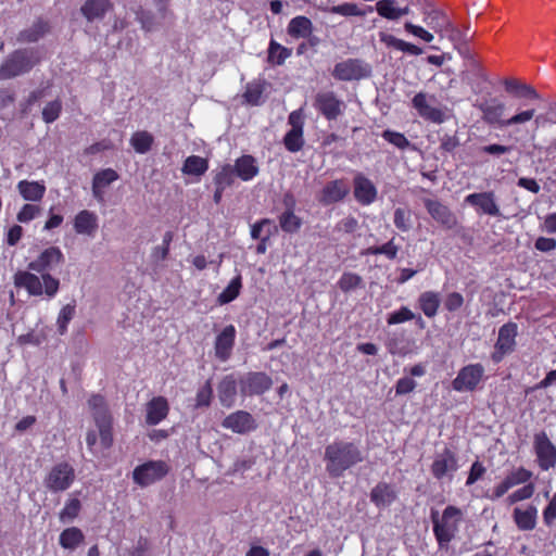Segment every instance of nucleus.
I'll use <instances>...</instances> for the list:
<instances>
[{
    "label": "nucleus",
    "instance_id": "f257e3e1",
    "mask_svg": "<svg viewBox=\"0 0 556 556\" xmlns=\"http://www.w3.org/2000/svg\"><path fill=\"white\" fill-rule=\"evenodd\" d=\"M64 262V254L59 247L45 249L28 263V270H17L13 283L17 289H25L29 296L53 299L60 290V280L50 274Z\"/></svg>",
    "mask_w": 556,
    "mask_h": 556
},
{
    "label": "nucleus",
    "instance_id": "f03ea898",
    "mask_svg": "<svg viewBox=\"0 0 556 556\" xmlns=\"http://www.w3.org/2000/svg\"><path fill=\"white\" fill-rule=\"evenodd\" d=\"M473 106L481 112L482 121L485 124L500 128L519 126L530 122L535 116V109L529 108L518 111L509 117H505L507 106L497 97L478 99Z\"/></svg>",
    "mask_w": 556,
    "mask_h": 556
},
{
    "label": "nucleus",
    "instance_id": "7ed1b4c3",
    "mask_svg": "<svg viewBox=\"0 0 556 556\" xmlns=\"http://www.w3.org/2000/svg\"><path fill=\"white\" fill-rule=\"evenodd\" d=\"M324 459L329 476L340 478L346 470L364 462L365 457L354 442L336 440L326 446Z\"/></svg>",
    "mask_w": 556,
    "mask_h": 556
},
{
    "label": "nucleus",
    "instance_id": "20e7f679",
    "mask_svg": "<svg viewBox=\"0 0 556 556\" xmlns=\"http://www.w3.org/2000/svg\"><path fill=\"white\" fill-rule=\"evenodd\" d=\"M463 516L462 509L454 505H447L442 514L437 509H431L432 531L440 549L447 548L456 538Z\"/></svg>",
    "mask_w": 556,
    "mask_h": 556
},
{
    "label": "nucleus",
    "instance_id": "39448f33",
    "mask_svg": "<svg viewBox=\"0 0 556 556\" xmlns=\"http://www.w3.org/2000/svg\"><path fill=\"white\" fill-rule=\"evenodd\" d=\"M39 58L34 49H17L10 53L0 65V80H7L29 72Z\"/></svg>",
    "mask_w": 556,
    "mask_h": 556
},
{
    "label": "nucleus",
    "instance_id": "423d86ee",
    "mask_svg": "<svg viewBox=\"0 0 556 556\" xmlns=\"http://www.w3.org/2000/svg\"><path fill=\"white\" fill-rule=\"evenodd\" d=\"M88 404L99 430L101 445L103 448H110L113 444V420L106 401L103 395L93 394L88 400Z\"/></svg>",
    "mask_w": 556,
    "mask_h": 556
},
{
    "label": "nucleus",
    "instance_id": "0eeeda50",
    "mask_svg": "<svg viewBox=\"0 0 556 556\" xmlns=\"http://www.w3.org/2000/svg\"><path fill=\"white\" fill-rule=\"evenodd\" d=\"M75 469L67 462H61L52 466L48 475L45 477V486L53 492H64L71 488L75 481Z\"/></svg>",
    "mask_w": 556,
    "mask_h": 556
},
{
    "label": "nucleus",
    "instance_id": "6e6552de",
    "mask_svg": "<svg viewBox=\"0 0 556 556\" xmlns=\"http://www.w3.org/2000/svg\"><path fill=\"white\" fill-rule=\"evenodd\" d=\"M484 367L480 363L462 367L452 381V388L456 392H473L484 379Z\"/></svg>",
    "mask_w": 556,
    "mask_h": 556
},
{
    "label": "nucleus",
    "instance_id": "1a4fd4ad",
    "mask_svg": "<svg viewBox=\"0 0 556 556\" xmlns=\"http://www.w3.org/2000/svg\"><path fill=\"white\" fill-rule=\"evenodd\" d=\"M370 74V65L361 59H348L338 62L332 70V76L341 81L361 80L369 77Z\"/></svg>",
    "mask_w": 556,
    "mask_h": 556
},
{
    "label": "nucleus",
    "instance_id": "9d476101",
    "mask_svg": "<svg viewBox=\"0 0 556 556\" xmlns=\"http://www.w3.org/2000/svg\"><path fill=\"white\" fill-rule=\"evenodd\" d=\"M532 476V471L522 466L515 468L509 471L492 490L486 491L484 493V497L495 502L503 497L511 488L530 481Z\"/></svg>",
    "mask_w": 556,
    "mask_h": 556
},
{
    "label": "nucleus",
    "instance_id": "9b49d317",
    "mask_svg": "<svg viewBox=\"0 0 556 556\" xmlns=\"http://www.w3.org/2000/svg\"><path fill=\"white\" fill-rule=\"evenodd\" d=\"M169 467L163 460H149L137 466L132 471L134 482L148 486L162 480L168 473Z\"/></svg>",
    "mask_w": 556,
    "mask_h": 556
},
{
    "label": "nucleus",
    "instance_id": "f8f14e48",
    "mask_svg": "<svg viewBox=\"0 0 556 556\" xmlns=\"http://www.w3.org/2000/svg\"><path fill=\"white\" fill-rule=\"evenodd\" d=\"M518 326L509 321L498 329V337L494 345V352L491 354L493 363H501L504 357L515 351Z\"/></svg>",
    "mask_w": 556,
    "mask_h": 556
},
{
    "label": "nucleus",
    "instance_id": "ddd939ff",
    "mask_svg": "<svg viewBox=\"0 0 556 556\" xmlns=\"http://www.w3.org/2000/svg\"><path fill=\"white\" fill-rule=\"evenodd\" d=\"M533 448L536 463L542 470L547 471L556 466V446L545 431L534 434Z\"/></svg>",
    "mask_w": 556,
    "mask_h": 556
},
{
    "label": "nucleus",
    "instance_id": "4468645a",
    "mask_svg": "<svg viewBox=\"0 0 556 556\" xmlns=\"http://www.w3.org/2000/svg\"><path fill=\"white\" fill-rule=\"evenodd\" d=\"M273 386L271 378L263 371H250L239 379L242 396L262 395Z\"/></svg>",
    "mask_w": 556,
    "mask_h": 556
},
{
    "label": "nucleus",
    "instance_id": "2eb2a0df",
    "mask_svg": "<svg viewBox=\"0 0 556 556\" xmlns=\"http://www.w3.org/2000/svg\"><path fill=\"white\" fill-rule=\"evenodd\" d=\"M314 108L326 119L336 121L343 113L345 104L333 91H321L314 98Z\"/></svg>",
    "mask_w": 556,
    "mask_h": 556
},
{
    "label": "nucleus",
    "instance_id": "dca6fc26",
    "mask_svg": "<svg viewBox=\"0 0 556 556\" xmlns=\"http://www.w3.org/2000/svg\"><path fill=\"white\" fill-rule=\"evenodd\" d=\"M288 123L291 128L283 137V146L289 152L296 153L303 149L305 143L303 136L304 122L301 112H291L288 117Z\"/></svg>",
    "mask_w": 556,
    "mask_h": 556
},
{
    "label": "nucleus",
    "instance_id": "f3484780",
    "mask_svg": "<svg viewBox=\"0 0 556 556\" xmlns=\"http://www.w3.org/2000/svg\"><path fill=\"white\" fill-rule=\"evenodd\" d=\"M424 206L428 214L444 229L452 230L458 225L456 215L452 210L439 200L424 199Z\"/></svg>",
    "mask_w": 556,
    "mask_h": 556
},
{
    "label": "nucleus",
    "instance_id": "a211bd4d",
    "mask_svg": "<svg viewBox=\"0 0 556 556\" xmlns=\"http://www.w3.org/2000/svg\"><path fill=\"white\" fill-rule=\"evenodd\" d=\"M457 469V456L450 447H444L441 453L437 454L430 467L431 473L437 480H442L450 472L453 473Z\"/></svg>",
    "mask_w": 556,
    "mask_h": 556
},
{
    "label": "nucleus",
    "instance_id": "6ab92c4d",
    "mask_svg": "<svg viewBox=\"0 0 556 556\" xmlns=\"http://www.w3.org/2000/svg\"><path fill=\"white\" fill-rule=\"evenodd\" d=\"M353 195L361 205H370L377 200L378 191L374 182L362 173L353 178Z\"/></svg>",
    "mask_w": 556,
    "mask_h": 556
},
{
    "label": "nucleus",
    "instance_id": "aec40b11",
    "mask_svg": "<svg viewBox=\"0 0 556 556\" xmlns=\"http://www.w3.org/2000/svg\"><path fill=\"white\" fill-rule=\"evenodd\" d=\"M222 426L239 434L249 433L257 428L255 419L247 410H237L229 414L222 421Z\"/></svg>",
    "mask_w": 556,
    "mask_h": 556
},
{
    "label": "nucleus",
    "instance_id": "412c9836",
    "mask_svg": "<svg viewBox=\"0 0 556 556\" xmlns=\"http://www.w3.org/2000/svg\"><path fill=\"white\" fill-rule=\"evenodd\" d=\"M465 202L476 207L479 214H485L489 216L501 215L493 191L470 193L465 198Z\"/></svg>",
    "mask_w": 556,
    "mask_h": 556
},
{
    "label": "nucleus",
    "instance_id": "4be33fe9",
    "mask_svg": "<svg viewBox=\"0 0 556 556\" xmlns=\"http://www.w3.org/2000/svg\"><path fill=\"white\" fill-rule=\"evenodd\" d=\"M237 330L233 325H227L216 336L214 342L215 356L220 362H226L230 358L232 349L236 342Z\"/></svg>",
    "mask_w": 556,
    "mask_h": 556
},
{
    "label": "nucleus",
    "instance_id": "5701e85b",
    "mask_svg": "<svg viewBox=\"0 0 556 556\" xmlns=\"http://www.w3.org/2000/svg\"><path fill=\"white\" fill-rule=\"evenodd\" d=\"M399 496V492L394 484L380 481L370 491V502L378 508L382 509L391 506Z\"/></svg>",
    "mask_w": 556,
    "mask_h": 556
},
{
    "label": "nucleus",
    "instance_id": "b1692460",
    "mask_svg": "<svg viewBox=\"0 0 556 556\" xmlns=\"http://www.w3.org/2000/svg\"><path fill=\"white\" fill-rule=\"evenodd\" d=\"M349 192L350 187L344 179H334L325 185L318 201L324 205L334 204L342 201Z\"/></svg>",
    "mask_w": 556,
    "mask_h": 556
},
{
    "label": "nucleus",
    "instance_id": "393cba45",
    "mask_svg": "<svg viewBox=\"0 0 556 556\" xmlns=\"http://www.w3.org/2000/svg\"><path fill=\"white\" fill-rule=\"evenodd\" d=\"M119 179L118 173L113 168H103L98 170L92 178V197L99 202H104L105 189Z\"/></svg>",
    "mask_w": 556,
    "mask_h": 556
},
{
    "label": "nucleus",
    "instance_id": "a878e982",
    "mask_svg": "<svg viewBox=\"0 0 556 556\" xmlns=\"http://www.w3.org/2000/svg\"><path fill=\"white\" fill-rule=\"evenodd\" d=\"M378 37L380 43H382L388 50L400 51L409 55H420L424 53V49L419 46L397 38L388 31H379Z\"/></svg>",
    "mask_w": 556,
    "mask_h": 556
},
{
    "label": "nucleus",
    "instance_id": "bb28decb",
    "mask_svg": "<svg viewBox=\"0 0 556 556\" xmlns=\"http://www.w3.org/2000/svg\"><path fill=\"white\" fill-rule=\"evenodd\" d=\"M169 413V404L164 396H154L146 404V424L156 426L163 421Z\"/></svg>",
    "mask_w": 556,
    "mask_h": 556
},
{
    "label": "nucleus",
    "instance_id": "cd10ccee",
    "mask_svg": "<svg viewBox=\"0 0 556 556\" xmlns=\"http://www.w3.org/2000/svg\"><path fill=\"white\" fill-rule=\"evenodd\" d=\"M412 103L414 109L422 118L437 124H441L445 121L444 112L439 108L431 106L427 101L426 93H416L412 100Z\"/></svg>",
    "mask_w": 556,
    "mask_h": 556
},
{
    "label": "nucleus",
    "instance_id": "c85d7f7f",
    "mask_svg": "<svg viewBox=\"0 0 556 556\" xmlns=\"http://www.w3.org/2000/svg\"><path fill=\"white\" fill-rule=\"evenodd\" d=\"M113 7L111 0H86L80 8V13L88 22L100 21L113 10Z\"/></svg>",
    "mask_w": 556,
    "mask_h": 556
},
{
    "label": "nucleus",
    "instance_id": "c756f323",
    "mask_svg": "<svg viewBox=\"0 0 556 556\" xmlns=\"http://www.w3.org/2000/svg\"><path fill=\"white\" fill-rule=\"evenodd\" d=\"M505 91L514 98L539 100V92L530 85L523 84L516 78H505L502 81Z\"/></svg>",
    "mask_w": 556,
    "mask_h": 556
},
{
    "label": "nucleus",
    "instance_id": "7c9ffc66",
    "mask_svg": "<svg viewBox=\"0 0 556 556\" xmlns=\"http://www.w3.org/2000/svg\"><path fill=\"white\" fill-rule=\"evenodd\" d=\"M422 21L441 37H443V31L451 22L446 13L437 8L424 9Z\"/></svg>",
    "mask_w": 556,
    "mask_h": 556
},
{
    "label": "nucleus",
    "instance_id": "2f4dec72",
    "mask_svg": "<svg viewBox=\"0 0 556 556\" xmlns=\"http://www.w3.org/2000/svg\"><path fill=\"white\" fill-rule=\"evenodd\" d=\"M513 519L519 530L531 531L536 526L538 508L534 505H529L526 509L516 507L513 511Z\"/></svg>",
    "mask_w": 556,
    "mask_h": 556
},
{
    "label": "nucleus",
    "instance_id": "473e14b6",
    "mask_svg": "<svg viewBox=\"0 0 556 556\" xmlns=\"http://www.w3.org/2000/svg\"><path fill=\"white\" fill-rule=\"evenodd\" d=\"M232 168L235 175L243 181L252 180L260 172L255 157L250 154L238 157Z\"/></svg>",
    "mask_w": 556,
    "mask_h": 556
},
{
    "label": "nucleus",
    "instance_id": "72a5a7b5",
    "mask_svg": "<svg viewBox=\"0 0 556 556\" xmlns=\"http://www.w3.org/2000/svg\"><path fill=\"white\" fill-rule=\"evenodd\" d=\"M314 31L312 21L304 15H298L290 20L287 26V34L292 39L309 38Z\"/></svg>",
    "mask_w": 556,
    "mask_h": 556
},
{
    "label": "nucleus",
    "instance_id": "f704fd0d",
    "mask_svg": "<svg viewBox=\"0 0 556 556\" xmlns=\"http://www.w3.org/2000/svg\"><path fill=\"white\" fill-rule=\"evenodd\" d=\"M98 228L97 215L88 210L78 212L74 218V230L78 235L92 236Z\"/></svg>",
    "mask_w": 556,
    "mask_h": 556
},
{
    "label": "nucleus",
    "instance_id": "c9c22d12",
    "mask_svg": "<svg viewBox=\"0 0 556 556\" xmlns=\"http://www.w3.org/2000/svg\"><path fill=\"white\" fill-rule=\"evenodd\" d=\"M21 197L25 201L40 202L46 194L43 181L21 180L16 186Z\"/></svg>",
    "mask_w": 556,
    "mask_h": 556
},
{
    "label": "nucleus",
    "instance_id": "e433bc0d",
    "mask_svg": "<svg viewBox=\"0 0 556 556\" xmlns=\"http://www.w3.org/2000/svg\"><path fill=\"white\" fill-rule=\"evenodd\" d=\"M238 383L239 381L237 382L233 375H227L220 380L217 391L219 402L223 406L230 407L235 404Z\"/></svg>",
    "mask_w": 556,
    "mask_h": 556
},
{
    "label": "nucleus",
    "instance_id": "4c0bfd02",
    "mask_svg": "<svg viewBox=\"0 0 556 556\" xmlns=\"http://www.w3.org/2000/svg\"><path fill=\"white\" fill-rule=\"evenodd\" d=\"M417 303L426 317L433 318L437 316L441 305L440 293L437 291H425L418 296Z\"/></svg>",
    "mask_w": 556,
    "mask_h": 556
},
{
    "label": "nucleus",
    "instance_id": "58836bf2",
    "mask_svg": "<svg viewBox=\"0 0 556 556\" xmlns=\"http://www.w3.org/2000/svg\"><path fill=\"white\" fill-rule=\"evenodd\" d=\"M50 30V25L47 21L38 18L31 27L20 31L17 35L18 42H37Z\"/></svg>",
    "mask_w": 556,
    "mask_h": 556
},
{
    "label": "nucleus",
    "instance_id": "ea45409f",
    "mask_svg": "<svg viewBox=\"0 0 556 556\" xmlns=\"http://www.w3.org/2000/svg\"><path fill=\"white\" fill-rule=\"evenodd\" d=\"M85 541V534L77 527L64 529L59 535V544L64 549L74 551Z\"/></svg>",
    "mask_w": 556,
    "mask_h": 556
},
{
    "label": "nucleus",
    "instance_id": "a19ab883",
    "mask_svg": "<svg viewBox=\"0 0 556 556\" xmlns=\"http://www.w3.org/2000/svg\"><path fill=\"white\" fill-rule=\"evenodd\" d=\"M208 169V161L199 155L188 156L182 165L181 172L186 175L202 176Z\"/></svg>",
    "mask_w": 556,
    "mask_h": 556
},
{
    "label": "nucleus",
    "instance_id": "79ce46f5",
    "mask_svg": "<svg viewBox=\"0 0 556 556\" xmlns=\"http://www.w3.org/2000/svg\"><path fill=\"white\" fill-rule=\"evenodd\" d=\"M279 227L286 233H296L302 227V219L294 211L286 210L278 216Z\"/></svg>",
    "mask_w": 556,
    "mask_h": 556
},
{
    "label": "nucleus",
    "instance_id": "37998d69",
    "mask_svg": "<svg viewBox=\"0 0 556 556\" xmlns=\"http://www.w3.org/2000/svg\"><path fill=\"white\" fill-rule=\"evenodd\" d=\"M242 289V277L240 274H238L236 277H233L228 286L219 293L217 296V302L220 305L228 304L236 300L240 291Z\"/></svg>",
    "mask_w": 556,
    "mask_h": 556
},
{
    "label": "nucleus",
    "instance_id": "c03bdc74",
    "mask_svg": "<svg viewBox=\"0 0 556 556\" xmlns=\"http://www.w3.org/2000/svg\"><path fill=\"white\" fill-rule=\"evenodd\" d=\"M267 52V61L273 65H282L292 54L291 49L281 46L274 39L270 40Z\"/></svg>",
    "mask_w": 556,
    "mask_h": 556
},
{
    "label": "nucleus",
    "instance_id": "a18cd8bd",
    "mask_svg": "<svg viewBox=\"0 0 556 556\" xmlns=\"http://www.w3.org/2000/svg\"><path fill=\"white\" fill-rule=\"evenodd\" d=\"M399 245L395 244L394 238L382 245H374L365 249L363 255H386L389 260H394L399 253Z\"/></svg>",
    "mask_w": 556,
    "mask_h": 556
},
{
    "label": "nucleus",
    "instance_id": "49530a36",
    "mask_svg": "<svg viewBox=\"0 0 556 556\" xmlns=\"http://www.w3.org/2000/svg\"><path fill=\"white\" fill-rule=\"evenodd\" d=\"M337 286L344 293H349L355 289L364 287L363 278L358 274L351 271L343 273L339 278Z\"/></svg>",
    "mask_w": 556,
    "mask_h": 556
},
{
    "label": "nucleus",
    "instance_id": "de8ad7c7",
    "mask_svg": "<svg viewBox=\"0 0 556 556\" xmlns=\"http://www.w3.org/2000/svg\"><path fill=\"white\" fill-rule=\"evenodd\" d=\"M153 136L146 131H136L130 139V143L135 151L140 154H144L151 150L153 144Z\"/></svg>",
    "mask_w": 556,
    "mask_h": 556
},
{
    "label": "nucleus",
    "instance_id": "09e8293b",
    "mask_svg": "<svg viewBox=\"0 0 556 556\" xmlns=\"http://www.w3.org/2000/svg\"><path fill=\"white\" fill-rule=\"evenodd\" d=\"M215 187L227 189L235 182V170L230 164L223 165L214 175Z\"/></svg>",
    "mask_w": 556,
    "mask_h": 556
},
{
    "label": "nucleus",
    "instance_id": "8fccbe9b",
    "mask_svg": "<svg viewBox=\"0 0 556 556\" xmlns=\"http://www.w3.org/2000/svg\"><path fill=\"white\" fill-rule=\"evenodd\" d=\"M76 313V303L73 301L64 305L58 316L56 326L60 334H64L67 331L70 321L74 318Z\"/></svg>",
    "mask_w": 556,
    "mask_h": 556
},
{
    "label": "nucleus",
    "instance_id": "3c124183",
    "mask_svg": "<svg viewBox=\"0 0 556 556\" xmlns=\"http://www.w3.org/2000/svg\"><path fill=\"white\" fill-rule=\"evenodd\" d=\"M81 503L78 498H70L63 509L59 514V518L62 522H70L76 519L80 513Z\"/></svg>",
    "mask_w": 556,
    "mask_h": 556
},
{
    "label": "nucleus",
    "instance_id": "603ef678",
    "mask_svg": "<svg viewBox=\"0 0 556 556\" xmlns=\"http://www.w3.org/2000/svg\"><path fill=\"white\" fill-rule=\"evenodd\" d=\"M393 223L400 231H409L413 224L410 210L404 207H396L393 215Z\"/></svg>",
    "mask_w": 556,
    "mask_h": 556
},
{
    "label": "nucleus",
    "instance_id": "864d4df0",
    "mask_svg": "<svg viewBox=\"0 0 556 556\" xmlns=\"http://www.w3.org/2000/svg\"><path fill=\"white\" fill-rule=\"evenodd\" d=\"M534 492H535L534 483L528 481L527 483H523V486L515 490L513 493H510L508 495L507 503L509 505H513L518 502L529 500L533 496Z\"/></svg>",
    "mask_w": 556,
    "mask_h": 556
},
{
    "label": "nucleus",
    "instance_id": "5fc2aeb1",
    "mask_svg": "<svg viewBox=\"0 0 556 556\" xmlns=\"http://www.w3.org/2000/svg\"><path fill=\"white\" fill-rule=\"evenodd\" d=\"M62 112V102L60 99L48 102L42 109V119L47 124L55 122Z\"/></svg>",
    "mask_w": 556,
    "mask_h": 556
},
{
    "label": "nucleus",
    "instance_id": "6e6d98bb",
    "mask_svg": "<svg viewBox=\"0 0 556 556\" xmlns=\"http://www.w3.org/2000/svg\"><path fill=\"white\" fill-rule=\"evenodd\" d=\"M381 137L388 141L389 143L393 144L397 149L405 150L410 146L409 140L405 137L404 134L394 131L391 129H386L382 131Z\"/></svg>",
    "mask_w": 556,
    "mask_h": 556
},
{
    "label": "nucleus",
    "instance_id": "4d7b16f0",
    "mask_svg": "<svg viewBox=\"0 0 556 556\" xmlns=\"http://www.w3.org/2000/svg\"><path fill=\"white\" fill-rule=\"evenodd\" d=\"M403 28H404L405 33L413 35V36L424 40L425 42H431L434 39V36L432 33H430L422 26L416 25L412 22L406 21L403 25Z\"/></svg>",
    "mask_w": 556,
    "mask_h": 556
},
{
    "label": "nucleus",
    "instance_id": "13d9d810",
    "mask_svg": "<svg viewBox=\"0 0 556 556\" xmlns=\"http://www.w3.org/2000/svg\"><path fill=\"white\" fill-rule=\"evenodd\" d=\"M213 397V388L211 381L207 380L204 386H202L195 395V407H208L211 405Z\"/></svg>",
    "mask_w": 556,
    "mask_h": 556
},
{
    "label": "nucleus",
    "instance_id": "bf43d9fd",
    "mask_svg": "<svg viewBox=\"0 0 556 556\" xmlns=\"http://www.w3.org/2000/svg\"><path fill=\"white\" fill-rule=\"evenodd\" d=\"M415 314L407 307L402 306L400 309L392 312L387 317L388 325H397L415 319Z\"/></svg>",
    "mask_w": 556,
    "mask_h": 556
},
{
    "label": "nucleus",
    "instance_id": "052dcab7",
    "mask_svg": "<svg viewBox=\"0 0 556 556\" xmlns=\"http://www.w3.org/2000/svg\"><path fill=\"white\" fill-rule=\"evenodd\" d=\"M40 206L36 204L26 203L16 214V219L20 223H29L40 214Z\"/></svg>",
    "mask_w": 556,
    "mask_h": 556
},
{
    "label": "nucleus",
    "instance_id": "680f3d73",
    "mask_svg": "<svg viewBox=\"0 0 556 556\" xmlns=\"http://www.w3.org/2000/svg\"><path fill=\"white\" fill-rule=\"evenodd\" d=\"M443 36H446L454 47L469 40L467 34L455 26L452 21L444 29Z\"/></svg>",
    "mask_w": 556,
    "mask_h": 556
},
{
    "label": "nucleus",
    "instance_id": "e2e57ef3",
    "mask_svg": "<svg viewBox=\"0 0 556 556\" xmlns=\"http://www.w3.org/2000/svg\"><path fill=\"white\" fill-rule=\"evenodd\" d=\"M273 227H275L273 225V220L269 219V218H262L260 220H257L256 223H254L252 226H251V238L254 239V240H260L262 239L264 236L262 235L263 231L266 233V230L267 229H273Z\"/></svg>",
    "mask_w": 556,
    "mask_h": 556
},
{
    "label": "nucleus",
    "instance_id": "0e129e2a",
    "mask_svg": "<svg viewBox=\"0 0 556 556\" xmlns=\"http://www.w3.org/2000/svg\"><path fill=\"white\" fill-rule=\"evenodd\" d=\"M464 305V296L459 292H451L445 296L444 307L446 311L453 313L458 311Z\"/></svg>",
    "mask_w": 556,
    "mask_h": 556
},
{
    "label": "nucleus",
    "instance_id": "69168bd1",
    "mask_svg": "<svg viewBox=\"0 0 556 556\" xmlns=\"http://www.w3.org/2000/svg\"><path fill=\"white\" fill-rule=\"evenodd\" d=\"M262 94L263 88L261 85H248L243 93V98L248 103L252 105H257L260 104Z\"/></svg>",
    "mask_w": 556,
    "mask_h": 556
},
{
    "label": "nucleus",
    "instance_id": "338daca9",
    "mask_svg": "<svg viewBox=\"0 0 556 556\" xmlns=\"http://www.w3.org/2000/svg\"><path fill=\"white\" fill-rule=\"evenodd\" d=\"M485 471L486 469L482 463H480L479 460L473 462L466 480V485L469 486L475 484L484 476Z\"/></svg>",
    "mask_w": 556,
    "mask_h": 556
},
{
    "label": "nucleus",
    "instance_id": "774afa93",
    "mask_svg": "<svg viewBox=\"0 0 556 556\" xmlns=\"http://www.w3.org/2000/svg\"><path fill=\"white\" fill-rule=\"evenodd\" d=\"M542 515H543V521H544L545 526L551 527L554 525V522L556 520V492L554 493L551 501L543 509Z\"/></svg>",
    "mask_w": 556,
    "mask_h": 556
}]
</instances>
